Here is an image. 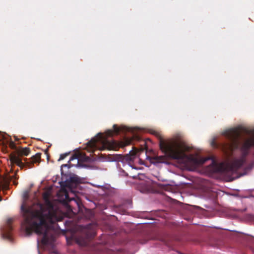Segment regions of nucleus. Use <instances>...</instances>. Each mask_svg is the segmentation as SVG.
Returning <instances> with one entry per match:
<instances>
[{"instance_id":"nucleus-1","label":"nucleus","mask_w":254,"mask_h":254,"mask_svg":"<svg viewBox=\"0 0 254 254\" xmlns=\"http://www.w3.org/2000/svg\"><path fill=\"white\" fill-rule=\"evenodd\" d=\"M21 210L26 233L30 235L34 232L42 235L41 241L43 245H53L55 240V225L59 221L53 203L46 199L44 204H37V209L32 210L23 204Z\"/></svg>"},{"instance_id":"nucleus-2","label":"nucleus","mask_w":254,"mask_h":254,"mask_svg":"<svg viewBox=\"0 0 254 254\" xmlns=\"http://www.w3.org/2000/svg\"><path fill=\"white\" fill-rule=\"evenodd\" d=\"M159 146L160 149L170 158L179 160L190 166L192 170L196 169L206 161L205 159L192 155H187L186 152L189 151L191 148L185 142L180 139L171 140L167 142L162 140L160 142Z\"/></svg>"},{"instance_id":"nucleus-3","label":"nucleus","mask_w":254,"mask_h":254,"mask_svg":"<svg viewBox=\"0 0 254 254\" xmlns=\"http://www.w3.org/2000/svg\"><path fill=\"white\" fill-rule=\"evenodd\" d=\"M9 146L14 150L9 154V161L11 166L10 172H13V167L15 165L19 167L21 169L25 167L31 169L34 167L35 164L39 165L41 161V153H36L29 159L23 158V156H27L30 153L31 150L29 147H17L12 141H10Z\"/></svg>"},{"instance_id":"nucleus-4","label":"nucleus","mask_w":254,"mask_h":254,"mask_svg":"<svg viewBox=\"0 0 254 254\" xmlns=\"http://www.w3.org/2000/svg\"><path fill=\"white\" fill-rule=\"evenodd\" d=\"M254 147V130L253 136L247 139L241 147L242 155L240 158H235L228 164L229 170L233 172H237L246 163V157L249 153V150Z\"/></svg>"},{"instance_id":"nucleus-5","label":"nucleus","mask_w":254,"mask_h":254,"mask_svg":"<svg viewBox=\"0 0 254 254\" xmlns=\"http://www.w3.org/2000/svg\"><path fill=\"white\" fill-rule=\"evenodd\" d=\"M226 136L229 142L222 145V149L226 155L230 156L233 151L239 147L241 133L238 129L234 128L227 132Z\"/></svg>"},{"instance_id":"nucleus-6","label":"nucleus","mask_w":254,"mask_h":254,"mask_svg":"<svg viewBox=\"0 0 254 254\" xmlns=\"http://www.w3.org/2000/svg\"><path fill=\"white\" fill-rule=\"evenodd\" d=\"M102 135L100 134L99 138H93L87 143V146L93 151L97 147L98 140H100L101 143V147L100 148L101 150L108 149L116 150L119 148V144L115 140H110L107 139L102 138Z\"/></svg>"},{"instance_id":"nucleus-7","label":"nucleus","mask_w":254,"mask_h":254,"mask_svg":"<svg viewBox=\"0 0 254 254\" xmlns=\"http://www.w3.org/2000/svg\"><path fill=\"white\" fill-rule=\"evenodd\" d=\"M12 219L9 218L7 219L5 226L2 228L1 230L2 236L9 240H10L11 238V232L12 230Z\"/></svg>"},{"instance_id":"nucleus-8","label":"nucleus","mask_w":254,"mask_h":254,"mask_svg":"<svg viewBox=\"0 0 254 254\" xmlns=\"http://www.w3.org/2000/svg\"><path fill=\"white\" fill-rule=\"evenodd\" d=\"M74 159H77L78 161H81L84 162H87L90 161V159L89 157L86 156L84 154L78 153L74 154L70 158L69 162H70Z\"/></svg>"},{"instance_id":"nucleus-9","label":"nucleus","mask_w":254,"mask_h":254,"mask_svg":"<svg viewBox=\"0 0 254 254\" xmlns=\"http://www.w3.org/2000/svg\"><path fill=\"white\" fill-rule=\"evenodd\" d=\"M124 128H121L119 127L117 125L113 126V130H108L106 131V135L108 136H112L114 134H118L120 133L122 129Z\"/></svg>"},{"instance_id":"nucleus-10","label":"nucleus","mask_w":254,"mask_h":254,"mask_svg":"<svg viewBox=\"0 0 254 254\" xmlns=\"http://www.w3.org/2000/svg\"><path fill=\"white\" fill-rule=\"evenodd\" d=\"M76 242L80 245H84L86 243L85 238H77L76 239Z\"/></svg>"},{"instance_id":"nucleus-11","label":"nucleus","mask_w":254,"mask_h":254,"mask_svg":"<svg viewBox=\"0 0 254 254\" xmlns=\"http://www.w3.org/2000/svg\"><path fill=\"white\" fill-rule=\"evenodd\" d=\"M69 153H65L64 154H62L60 155V157L59 159H58V161H60L61 160H62L64 159L66 157H67L69 155Z\"/></svg>"},{"instance_id":"nucleus-12","label":"nucleus","mask_w":254,"mask_h":254,"mask_svg":"<svg viewBox=\"0 0 254 254\" xmlns=\"http://www.w3.org/2000/svg\"><path fill=\"white\" fill-rule=\"evenodd\" d=\"M79 179L76 177H71L70 178V182L71 183H77L78 182Z\"/></svg>"},{"instance_id":"nucleus-13","label":"nucleus","mask_w":254,"mask_h":254,"mask_svg":"<svg viewBox=\"0 0 254 254\" xmlns=\"http://www.w3.org/2000/svg\"><path fill=\"white\" fill-rule=\"evenodd\" d=\"M154 159L156 160V162H158V163L162 162V160H163L162 157L161 156H159V157L157 156V157H155L154 158Z\"/></svg>"},{"instance_id":"nucleus-14","label":"nucleus","mask_w":254,"mask_h":254,"mask_svg":"<svg viewBox=\"0 0 254 254\" xmlns=\"http://www.w3.org/2000/svg\"><path fill=\"white\" fill-rule=\"evenodd\" d=\"M18 179V176L17 175H16V174H14V175L10 177V180H12V179L17 180Z\"/></svg>"},{"instance_id":"nucleus-15","label":"nucleus","mask_w":254,"mask_h":254,"mask_svg":"<svg viewBox=\"0 0 254 254\" xmlns=\"http://www.w3.org/2000/svg\"><path fill=\"white\" fill-rule=\"evenodd\" d=\"M134 157H135V154H132L130 155V156L129 157V160H133Z\"/></svg>"},{"instance_id":"nucleus-16","label":"nucleus","mask_w":254,"mask_h":254,"mask_svg":"<svg viewBox=\"0 0 254 254\" xmlns=\"http://www.w3.org/2000/svg\"><path fill=\"white\" fill-rule=\"evenodd\" d=\"M65 199L67 200V201H69L70 200V199L69 198V196H68V195L67 194V192H65Z\"/></svg>"},{"instance_id":"nucleus-17","label":"nucleus","mask_w":254,"mask_h":254,"mask_svg":"<svg viewBox=\"0 0 254 254\" xmlns=\"http://www.w3.org/2000/svg\"><path fill=\"white\" fill-rule=\"evenodd\" d=\"M63 167H68V168H70V166L69 165V164H63L62 165V168Z\"/></svg>"},{"instance_id":"nucleus-18","label":"nucleus","mask_w":254,"mask_h":254,"mask_svg":"<svg viewBox=\"0 0 254 254\" xmlns=\"http://www.w3.org/2000/svg\"><path fill=\"white\" fill-rule=\"evenodd\" d=\"M13 183L14 185L16 186L18 184V182H16L15 180H14L13 182Z\"/></svg>"},{"instance_id":"nucleus-19","label":"nucleus","mask_w":254,"mask_h":254,"mask_svg":"<svg viewBox=\"0 0 254 254\" xmlns=\"http://www.w3.org/2000/svg\"><path fill=\"white\" fill-rule=\"evenodd\" d=\"M18 169H17V170L15 171L14 174H16V175H17V173H18Z\"/></svg>"},{"instance_id":"nucleus-20","label":"nucleus","mask_w":254,"mask_h":254,"mask_svg":"<svg viewBox=\"0 0 254 254\" xmlns=\"http://www.w3.org/2000/svg\"><path fill=\"white\" fill-rule=\"evenodd\" d=\"M127 131H131V129L130 128L127 129Z\"/></svg>"},{"instance_id":"nucleus-21","label":"nucleus","mask_w":254,"mask_h":254,"mask_svg":"<svg viewBox=\"0 0 254 254\" xmlns=\"http://www.w3.org/2000/svg\"><path fill=\"white\" fill-rule=\"evenodd\" d=\"M68 183H66V186H68Z\"/></svg>"},{"instance_id":"nucleus-22","label":"nucleus","mask_w":254,"mask_h":254,"mask_svg":"<svg viewBox=\"0 0 254 254\" xmlns=\"http://www.w3.org/2000/svg\"><path fill=\"white\" fill-rule=\"evenodd\" d=\"M123 214L125 213H126V211L125 210H124L123 212Z\"/></svg>"},{"instance_id":"nucleus-23","label":"nucleus","mask_w":254,"mask_h":254,"mask_svg":"<svg viewBox=\"0 0 254 254\" xmlns=\"http://www.w3.org/2000/svg\"><path fill=\"white\" fill-rule=\"evenodd\" d=\"M85 237H86V239L88 238V235H86Z\"/></svg>"},{"instance_id":"nucleus-24","label":"nucleus","mask_w":254,"mask_h":254,"mask_svg":"<svg viewBox=\"0 0 254 254\" xmlns=\"http://www.w3.org/2000/svg\"><path fill=\"white\" fill-rule=\"evenodd\" d=\"M2 198L0 196V201L1 200Z\"/></svg>"}]
</instances>
